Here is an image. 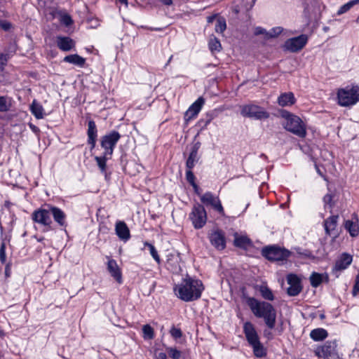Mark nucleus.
<instances>
[{"instance_id": "f257e3e1", "label": "nucleus", "mask_w": 359, "mask_h": 359, "mask_svg": "<svg viewBox=\"0 0 359 359\" xmlns=\"http://www.w3.org/2000/svg\"><path fill=\"white\" fill-rule=\"evenodd\" d=\"M246 302L252 313L257 318H263L269 329L275 327L276 311L271 304L258 301L254 297H248Z\"/></svg>"}, {"instance_id": "f03ea898", "label": "nucleus", "mask_w": 359, "mask_h": 359, "mask_svg": "<svg viewBox=\"0 0 359 359\" xmlns=\"http://www.w3.org/2000/svg\"><path fill=\"white\" fill-rule=\"evenodd\" d=\"M201 280L187 278L182 280L181 283L174 287V292L177 297L184 302H192L199 299L203 290Z\"/></svg>"}, {"instance_id": "7ed1b4c3", "label": "nucleus", "mask_w": 359, "mask_h": 359, "mask_svg": "<svg viewBox=\"0 0 359 359\" xmlns=\"http://www.w3.org/2000/svg\"><path fill=\"white\" fill-rule=\"evenodd\" d=\"M243 332L245 338L252 348L254 355L257 358H263L266 355V349L260 342L259 335L254 325L250 322H246L243 325Z\"/></svg>"}, {"instance_id": "20e7f679", "label": "nucleus", "mask_w": 359, "mask_h": 359, "mask_svg": "<svg viewBox=\"0 0 359 359\" xmlns=\"http://www.w3.org/2000/svg\"><path fill=\"white\" fill-rule=\"evenodd\" d=\"M283 116L285 117L286 120L285 128L287 130L299 137L304 138L306 137V126L299 116L287 111L283 114Z\"/></svg>"}, {"instance_id": "39448f33", "label": "nucleus", "mask_w": 359, "mask_h": 359, "mask_svg": "<svg viewBox=\"0 0 359 359\" xmlns=\"http://www.w3.org/2000/svg\"><path fill=\"white\" fill-rule=\"evenodd\" d=\"M338 103L347 107L355 104L359 101V87L352 86L341 88L337 92Z\"/></svg>"}, {"instance_id": "423d86ee", "label": "nucleus", "mask_w": 359, "mask_h": 359, "mask_svg": "<svg viewBox=\"0 0 359 359\" xmlns=\"http://www.w3.org/2000/svg\"><path fill=\"white\" fill-rule=\"evenodd\" d=\"M189 219L195 229H199L203 227L208 219L203 205L199 203L194 205L189 214Z\"/></svg>"}, {"instance_id": "0eeeda50", "label": "nucleus", "mask_w": 359, "mask_h": 359, "mask_svg": "<svg viewBox=\"0 0 359 359\" xmlns=\"http://www.w3.org/2000/svg\"><path fill=\"white\" fill-rule=\"evenodd\" d=\"M241 114L243 116L257 120L266 119L269 117V113L264 108L255 104L244 105L241 108Z\"/></svg>"}, {"instance_id": "6e6552de", "label": "nucleus", "mask_w": 359, "mask_h": 359, "mask_svg": "<svg viewBox=\"0 0 359 359\" xmlns=\"http://www.w3.org/2000/svg\"><path fill=\"white\" fill-rule=\"evenodd\" d=\"M262 255L269 260L283 261L290 257V252L279 247L270 246L263 248Z\"/></svg>"}, {"instance_id": "1a4fd4ad", "label": "nucleus", "mask_w": 359, "mask_h": 359, "mask_svg": "<svg viewBox=\"0 0 359 359\" xmlns=\"http://www.w3.org/2000/svg\"><path fill=\"white\" fill-rule=\"evenodd\" d=\"M337 346L335 341H327L323 346H318L314 352L316 355L323 359H338Z\"/></svg>"}, {"instance_id": "9d476101", "label": "nucleus", "mask_w": 359, "mask_h": 359, "mask_svg": "<svg viewBox=\"0 0 359 359\" xmlns=\"http://www.w3.org/2000/svg\"><path fill=\"white\" fill-rule=\"evenodd\" d=\"M201 201L206 206H211L212 209L218 212L222 216H224V210L222 203L217 196H215L210 191L205 192L200 197Z\"/></svg>"}, {"instance_id": "9b49d317", "label": "nucleus", "mask_w": 359, "mask_h": 359, "mask_svg": "<svg viewBox=\"0 0 359 359\" xmlns=\"http://www.w3.org/2000/svg\"><path fill=\"white\" fill-rule=\"evenodd\" d=\"M121 137L120 134L116 131H112L102 138L101 146L104 149L105 155L111 156L114 148Z\"/></svg>"}, {"instance_id": "f8f14e48", "label": "nucleus", "mask_w": 359, "mask_h": 359, "mask_svg": "<svg viewBox=\"0 0 359 359\" xmlns=\"http://www.w3.org/2000/svg\"><path fill=\"white\" fill-rule=\"evenodd\" d=\"M307 41L308 36L305 34H302L299 36L287 39L285 43V48L292 53H296L305 46Z\"/></svg>"}, {"instance_id": "ddd939ff", "label": "nucleus", "mask_w": 359, "mask_h": 359, "mask_svg": "<svg viewBox=\"0 0 359 359\" xmlns=\"http://www.w3.org/2000/svg\"><path fill=\"white\" fill-rule=\"evenodd\" d=\"M32 220L44 226H50L52 224L50 208L48 210L39 208L32 214Z\"/></svg>"}, {"instance_id": "4468645a", "label": "nucleus", "mask_w": 359, "mask_h": 359, "mask_svg": "<svg viewBox=\"0 0 359 359\" xmlns=\"http://www.w3.org/2000/svg\"><path fill=\"white\" fill-rule=\"evenodd\" d=\"M287 281L290 285L287 289L289 296L294 297L298 295L302 290L300 278L295 274L290 273L287 276Z\"/></svg>"}, {"instance_id": "2eb2a0df", "label": "nucleus", "mask_w": 359, "mask_h": 359, "mask_svg": "<svg viewBox=\"0 0 359 359\" xmlns=\"http://www.w3.org/2000/svg\"><path fill=\"white\" fill-rule=\"evenodd\" d=\"M352 256L347 253H343L340 257L336 261L332 268V273L336 277L339 276V273L346 269L352 262Z\"/></svg>"}, {"instance_id": "dca6fc26", "label": "nucleus", "mask_w": 359, "mask_h": 359, "mask_svg": "<svg viewBox=\"0 0 359 359\" xmlns=\"http://www.w3.org/2000/svg\"><path fill=\"white\" fill-rule=\"evenodd\" d=\"M204 103L205 100L202 97H198L185 112V121H189L192 118H195L201 111Z\"/></svg>"}, {"instance_id": "f3484780", "label": "nucleus", "mask_w": 359, "mask_h": 359, "mask_svg": "<svg viewBox=\"0 0 359 359\" xmlns=\"http://www.w3.org/2000/svg\"><path fill=\"white\" fill-rule=\"evenodd\" d=\"M338 218V215H332L325 220L324 226L326 234L334 238L338 236L339 233L337 230Z\"/></svg>"}, {"instance_id": "a211bd4d", "label": "nucleus", "mask_w": 359, "mask_h": 359, "mask_svg": "<svg viewBox=\"0 0 359 359\" xmlns=\"http://www.w3.org/2000/svg\"><path fill=\"white\" fill-rule=\"evenodd\" d=\"M56 44L60 50L67 52L75 48L76 42L69 36H57Z\"/></svg>"}, {"instance_id": "6ab92c4d", "label": "nucleus", "mask_w": 359, "mask_h": 359, "mask_svg": "<svg viewBox=\"0 0 359 359\" xmlns=\"http://www.w3.org/2000/svg\"><path fill=\"white\" fill-rule=\"evenodd\" d=\"M115 231L119 239L124 242L128 241L130 238V230L123 221H118L116 222Z\"/></svg>"}, {"instance_id": "aec40b11", "label": "nucleus", "mask_w": 359, "mask_h": 359, "mask_svg": "<svg viewBox=\"0 0 359 359\" xmlns=\"http://www.w3.org/2000/svg\"><path fill=\"white\" fill-rule=\"evenodd\" d=\"M211 244L219 250L224 249L225 238L224 233L220 230H217L211 233L210 236Z\"/></svg>"}, {"instance_id": "412c9836", "label": "nucleus", "mask_w": 359, "mask_h": 359, "mask_svg": "<svg viewBox=\"0 0 359 359\" xmlns=\"http://www.w3.org/2000/svg\"><path fill=\"white\" fill-rule=\"evenodd\" d=\"M107 269L111 276L118 283H122V275L120 268L118 267L116 261L110 259L107 262Z\"/></svg>"}, {"instance_id": "4be33fe9", "label": "nucleus", "mask_w": 359, "mask_h": 359, "mask_svg": "<svg viewBox=\"0 0 359 359\" xmlns=\"http://www.w3.org/2000/svg\"><path fill=\"white\" fill-rule=\"evenodd\" d=\"M48 207L50 208V215L53 217L55 222L61 226H66L65 213L57 207L51 205H49Z\"/></svg>"}, {"instance_id": "5701e85b", "label": "nucleus", "mask_w": 359, "mask_h": 359, "mask_svg": "<svg viewBox=\"0 0 359 359\" xmlns=\"http://www.w3.org/2000/svg\"><path fill=\"white\" fill-rule=\"evenodd\" d=\"M88 128V144L91 145V149H93L95 146L97 138V128L95 123L93 121H89Z\"/></svg>"}, {"instance_id": "b1692460", "label": "nucleus", "mask_w": 359, "mask_h": 359, "mask_svg": "<svg viewBox=\"0 0 359 359\" xmlns=\"http://www.w3.org/2000/svg\"><path fill=\"white\" fill-rule=\"evenodd\" d=\"M295 102V98L292 93H285L278 98V103L281 107L290 106Z\"/></svg>"}, {"instance_id": "393cba45", "label": "nucleus", "mask_w": 359, "mask_h": 359, "mask_svg": "<svg viewBox=\"0 0 359 359\" xmlns=\"http://www.w3.org/2000/svg\"><path fill=\"white\" fill-rule=\"evenodd\" d=\"M199 149V143L195 144L192 149L191 151L189 154V156L187 161L186 165L188 169H192L195 163L198 161V150Z\"/></svg>"}, {"instance_id": "a878e982", "label": "nucleus", "mask_w": 359, "mask_h": 359, "mask_svg": "<svg viewBox=\"0 0 359 359\" xmlns=\"http://www.w3.org/2000/svg\"><path fill=\"white\" fill-rule=\"evenodd\" d=\"M63 60L64 62L74 64L81 67H83L86 62L85 58L77 54L67 55L64 57Z\"/></svg>"}, {"instance_id": "bb28decb", "label": "nucleus", "mask_w": 359, "mask_h": 359, "mask_svg": "<svg viewBox=\"0 0 359 359\" xmlns=\"http://www.w3.org/2000/svg\"><path fill=\"white\" fill-rule=\"evenodd\" d=\"M327 330L323 328H317L311 330L310 333L311 338L314 341H322L327 337Z\"/></svg>"}, {"instance_id": "cd10ccee", "label": "nucleus", "mask_w": 359, "mask_h": 359, "mask_svg": "<svg viewBox=\"0 0 359 359\" xmlns=\"http://www.w3.org/2000/svg\"><path fill=\"white\" fill-rule=\"evenodd\" d=\"M30 110L34 116L38 118H43V108L36 100H34L30 106Z\"/></svg>"}, {"instance_id": "c85d7f7f", "label": "nucleus", "mask_w": 359, "mask_h": 359, "mask_svg": "<svg viewBox=\"0 0 359 359\" xmlns=\"http://www.w3.org/2000/svg\"><path fill=\"white\" fill-rule=\"evenodd\" d=\"M344 227L351 236L355 237L358 235L359 228L356 223L351 220H346L344 224Z\"/></svg>"}, {"instance_id": "c756f323", "label": "nucleus", "mask_w": 359, "mask_h": 359, "mask_svg": "<svg viewBox=\"0 0 359 359\" xmlns=\"http://www.w3.org/2000/svg\"><path fill=\"white\" fill-rule=\"evenodd\" d=\"M251 244L250 240L247 236H236L234 245L241 248H247Z\"/></svg>"}, {"instance_id": "7c9ffc66", "label": "nucleus", "mask_w": 359, "mask_h": 359, "mask_svg": "<svg viewBox=\"0 0 359 359\" xmlns=\"http://www.w3.org/2000/svg\"><path fill=\"white\" fill-rule=\"evenodd\" d=\"M259 292L264 299L269 301H273L274 299V295L273 294L272 291L266 285H261L259 287Z\"/></svg>"}, {"instance_id": "2f4dec72", "label": "nucleus", "mask_w": 359, "mask_h": 359, "mask_svg": "<svg viewBox=\"0 0 359 359\" xmlns=\"http://www.w3.org/2000/svg\"><path fill=\"white\" fill-rule=\"evenodd\" d=\"M226 28V20L223 17L217 18L215 30L217 33L222 34Z\"/></svg>"}, {"instance_id": "473e14b6", "label": "nucleus", "mask_w": 359, "mask_h": 359, "mask_svg": "<svg viewBox=\"0 0 359 359\" xmlns=\"http://www.w3.org/2000/svg\"><path fill=\"white\" fill-rule=\"evenodd\" d=\"M108 156L109 155H105V154H104L103 156L95 157V160L96 161L97 165L102 173L106 172V161L109 158Z\"/></svg>"}, {"instance_id": "72a5a7b5", "label": "nucleus", "mask_w": 359, "mask_h": 359, "mask_svg": "<svg viewBox=\"0 0 359 359\" xmlns=\"http://www.w3.org/2000/svg\"><path fill=\"white\" fill-rule=\"evenodd\" d=\"M323 282V276L320 273L313 272L310 276V283L312 287H317Z\"/></svg>"}, {"instance_id": "f704fd0d", "label": "nucleus", "mask_w": 359, "mask_h": 359, "mask_svg": "<svg viewBox=\"0 0 359 359\" xmlns=\"http://www.w3.org/2000/svg\"><path fill=\"white\" fill-rule=\"evenodd\" d=\"M358 3H359V0H352V1H350L349 2L345 4L342 6H341L339 8V9L338 10L337 14L338 15H341L345 13L346 12L349 11L354 5H355V4H358Z\"/></svg>"}, {"instance_id": "c9c22d12", "label": "nucleus", "mask_w": 359, "mask_h": 359, "mask_svg": "<svg viewBox=\"0 0 359 359\" xmlns=\"http://www.w3.org/2000/svg\"><path fill=\"white\" fill-rule=\"evenodd\" d=\"M143 337L145 339H152L154 337V329L148 324L142 327Z\"/></svg>"}, {"instance_id": "e433bc0d", "label": "nucleus", "mask_w": 359, "mask_h": 359, "mask_svg": "<svg viewBox=\"0 0 359 359\" xmlns=\"http://www.w3.org/2000/svg\"><path fill=\"white\" fill-rule=\"evenodd\" d=\"M144 245L145 247H148L150 254L152 256V257L155 259V261L157 263H160L161 259H160V257H159L158 252L156 250L155 247L152 244H151L147 241L144 242Z\"/></svg>"}, {"instance_id": "4c0bfd02", "label": "nucleus", "mask_w": 359, "mask_h": 359, "mask_svg": "<svg viewBox=\"0 0 359 359\" xmlns=\"http://www.w3.org/2000/svg\"><path fill=\"white\" fill-rule=\"evenodd\" d=\"M209 48L212 52H219L222 49V46L219 41L216 37H214L209 41Z\"/></svg>"}, {"instance_id": "58836bf2", "label": "nucleus", "mask_w": 359, "mask_h": 359, "mask_svg": "<svg viewBox=\"0 0 359 359\" xmlns=\"http://www.w3.org/2000/svg\"><path fill=\"white\" fill-rule=\"evenodd\" d=\"M60 22L66 27H69L73 24V20L69 14L60 13Z\"/></svg>"}, {"instance_id": "ea45409f", "label": "nucleus", "mask_w": 359, "mask_h": 359, "mask_svg": "<svg viewBox=\"0 0 359 359\" xmlns=\"http://www.w3.org/2000/svg\"><path fill=\"white\" fill-rule=\"evenodd\" d=\"M186 179L193 186L194 188H198L197 184L195 183V176L193 172L191 171V169H188L187 170Z\"/></svg>"}, {"instance_id": "a19ab883", "label": "nucleus", "mask_w": 359, "mask_h": 359, "mask_svg": "<svg viewBox=\"0 0 359 359\" xmlns=\"http://www.w3.org/2000/svg\"><path fill=\"white\" fill-rule=\"evenodd\" d=\"M282 31L283 29L280 27L273 28L271 30L268 32V33H266V39L276 37L282 32Z\"/></svg>"}, {"instance_id": "79ce46f5", "label": "nucleus", "mask_w": 359, "mask_h": 359, "mask_svg": "<svg viewBox=\"0 0 359 359\" xmlns=\"http://www.w3.org/2000/svg\"><path fill=\"white\" fill-rule=\"evenodd\" d=\"M169 355L172 359H180L181 358L182 353L180 351L177 350L175 348H167Z\"/></svg>"}, {"instance_id": "37998d69", "label": "nucleus", "mask_w": 359, "mask_h": 359, "mask_svg": "<svg viewBox=\"0 0 359 359\" xmlns=\"http://www.w3.org/2000/svg\"><path fill=\"white\" fill-rule=\"evenodd\" d=\"M171 336L175 339H179L182 336V332L180 329L172 327L170 331Z\"/></svg>"}, {"instance_id": "c03bdc74", "label": "nucleus", "mask_w": 359, "mask_h": 359, "mask_svg": "<svg viewBox=\"0 0 359 359\" xmlns=\"http://www.w3.org/2000/svg\"><path fill=\"white\" fill-rule=\"evenodd\" d=\"M9 109V107L7 104L6 100L4 97H0V111L4 112L7 111Z\"/></svg>"}, {"instance_id": "a18cd8bd", "label": "nucleus", "mask_w": 359, "mask_h": 359, "mask_svg": "<svg viewBox=\"0 0 359 359\" xmlns=\"http://www.w3.org/2000/svg\"><path fill=\"white\" fill-rule=\"evenodd\" d=\"M359 293V273L357 275L355 280V284L352 290L353 296H356Z\"/></svg>"}, {"instance_id": "49530a36", "label": "nucleus", "mask_w": 359, "mask_h": 359, "mask_svg": "<svg viewBox=\"0 0 359 359\" xmlns=\"http://www.w3.org/2000/svg\"><path fill=\"white\" fill-rule=\"evenodd\" d=\"M266 33H268V32H266V29H264V28L260 27H256L255 29V35L263 34L264 36V37L265 39H266Z\"/></svg>"}, {"instance_id": "de8ad7c7", "label": "nucleus", "mask_w": 359, "mask_h": 359, "mask_svg": "<svg viewBox=\"0 0 359 359\" xmlns=\"http://www.w3.org/2000/svg\"><path fill=\"white\" fill-rule=\"evenodd\" d=\"M7 62V57L6 55L0 54V72L4 68Z\"/></svg>"}, {"instance_id": "09e8293b", "label": "nucleus", "mask_w": 359, "mask_h": 359, "mask_svg": "<svg viewBox=\"0 0 359 359\" xmlns=\"http://www.w3.org/2000/svg\"><path fill=\"white\" fill-rule=\"evenodd\" d=\"M154 355L156 359H167L166 353L158 350H155Z\"/></svg>"}, {"instance_id": "8fccbe9b", "label": "nucleus", "mask_w": 359, "mask_h": 359, "mask_svg": "<svg viewBox=\"0 0 359 359\" xmlns=\"http://www.w3.org/2000/svg\"><path fill=\"white\" fill-rule=\"evenodd\" d=\"M5 248V244L4 243H1L0 248V259L1 260L2 262H5L6 259Z\"/></svg>"}, {"instance_id": "3c124183", "label": "nucleus", "mask_w": 359, "mask_h": 359, "mask_svg": "<svg viewBox=\"0 0 359 359\" xmlns=\"http://www.w3.org/2000/svg\"><path fill=\"white\" fill-rule=\"evenodd\" d=\"M332 201V196L330 194H326L323 197V201H324L325 204L330 205V207L332 206V204H331Z\"/></svg>"}, {"instance_id": "603ef678", "label": "nucleus", "mask_w": 359, "mask_h": 359, "mask_svg": "<svg viewBox=\"0 0 359 359\" xmlns=\"http://www.w3.org/2000/svg\"><path fill=\"white\" fill-rule=\"evenodd\" d=\"M217 18L218 17L217 15H210L207 18V21L208 23H212L215 20V19L217 20Z\"/></svg>"}, {"instance_id": "864d4df0", "label": "nucleus", "mask_w": 359, "mask_h": 359, "mask_svg": "<svg viewBox=\"0 0 359 359\" xmlns=\"http://www.w3.org/2000/svg\"><path fill=\"white\" fill-rule=\"evenodd\" d=\"M29 126L30 128L32 129V130L33 132H34L35 133H37L39 132V128L37 126H34L32 123H29Z\"/></svg>"}, {"instance_id": "5fc2aeb1", "label": "nucleus", "mask_w": 359, "mask_h": 359, "mask_svg": "<svg viewBox=\"0 0 359 359\" xmlns=\"http://www.w3.org/2000/svg\"><path fill=\"white\" fill-rule=\"evenodd\" d=\"M160 1L166 6H170L172 4V0H160Z\"/></svg>"}, {"instance_id": "6e6d98bb", "label": "nucleus", "mask_w": 359, "mask_h": 359, "mask_svg": "<svg viewBox=\"0 0 359 359\" xmlns=\"http://www.w3.org/2000/svg\"><path fill=\"white\" fill-rule=\"evenodd\" d=\"M2 27L6 30L10 27V24H4L2 25Z\"/></svg>"}, {"instance_id": "4d7b16f0", "label": "nucleus", "mask_w": 359, "mask_h": 359, "mask_svg": "<svg viewBox=\"0 0 359 359\" xmlns=\"http://www.w3.org/2000/svg\"><path fill=\"white\" fill-rule=\"evenodd\" d=\"M118 1H120L122 4H128L127 0H118Z\"/></svg>"}, {"instance_id": "13d9d810", "label": "nucleus", "mask_w": 359, "mask_h": 359, "mask_svg": "<svg viewBox=\"0 0 359 359\" xmlns=\"http://www.w3.org/2000/svg\"><path fill=\"white\" fill-rule=\"evenodd\" d=\"M10 204H11V203H10V202L6 201V202L5 203V206H6V207H7V208H9Z\"/></svg>"}, {"instance_id": "bf43d9fd", "label": "nucleus", "mask_w": 359, "mask_h": 359, "mask_svg": "<svg viewBox=\"0 0 359 359\" xmlns=\"http://www.w3.org/2000/svg\"><path fill=\"white\" fill-rule=\"evenodd\" d=\"M195 189V191L196 193L198 194V195H200V193L198 192V187L197 189L194 188Z\"/></svg>"}, {"instance_id": "052dcab7", "label": "nucleus", "mask_w": 359, "mask_h": 359, "mask_svg": "<svg viewBox=\"0 0 359 359\" xmlns=\"http://www.w3.org/2000/svg\"><path fill=\"white\" fill-rule=\"evenodd\" d=\"M356 22L359 24V16L356 19Z\"/></svg>"}, {"instance_id": "680f3d73", "label": "nucleus", "mask_w": 359, "mask_h": 359, "mask_svg": "<svg viewBox=\"0 0 359 359\" xmlns=\"http://www.w3.org/2000/svg\"><path fill=\"white\" fill-rule=\"evenodd\" d=\"M172 58V56H170L169 60H168V63L171 61Z\"/></svg>"}, {"instance_id": "e2e57ef3", "label": "nucleus", "mask_w": 359, "mask_h": 359, "mask_svg": "<svg viewBox=\"0 0 359 359\" xmlns=\"http://www.w3.org/2000/svg\"><path fill=\"white\" fill-rule=\"evenodd\" d=\"M153 30V29H151ZM154 30H160V29H158V28H156V29H154Z\"/></svg>"}, {"instance_id": "0e129e2a", "label": "nucleus", "mask_w": 359, "mask_h": 359, "mask_svg": "<svg viewBox=\"0 0 359 359\" xmlns=\"http://www.w3.org/2000/svg\"><path fill=\"white\" fill-rule=\"evenodd\" d=\"M6 276H8V272L7 271V270L6 271Z\"/></svg>"}]
</instances>
